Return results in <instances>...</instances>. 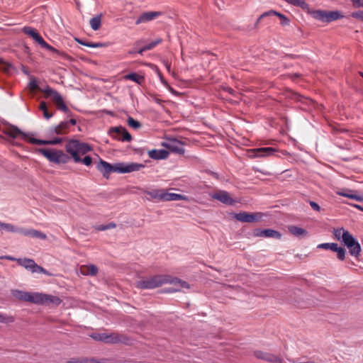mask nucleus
<instances>
[{"label":"nucleus","instance_id":"nucleus-48","mask_svg":"<svg viewBox=\"0 0 363 363\" xmlns=\"http://www.w3.org/2000/svg\"><path fill=\"white\" fill-rule=\"evenodd\" d=\"M66 123H67V126L70 128L71 126H73L76 124V120L74 118H71L69 121H65Z\"/></svg>","mask_w":363,"mask_h":363},{"label":"nucleus","instance_id":"nucleus-36","mask_svg":"<svg viewBox=\"0 0 363 363\" xmlns=\"http://www.w3.org/2000/svg\"><path fill=\"white\" fill-rule=\"evenodd\" d=\"M337 245L335 242H325L319 244L317 247L318 249L330 250L333 251Z\"/></svg>","mask_w":363,"mask_h":363},{"label":"nucleus","instance_id":"nucleus-19","mask_svg":"<svg viewBox=\"0 0 363 363\" xmlns=\"http://www.w3.org/2000/svg\"><path fill=\"white\" fill-rule=\"evenodd\" d=\"M162 12L160 11H148L143 13L136 20L135 24L139 25L140 23H147L154 20L155 18L160 16Z\"/></svg>","mask_w":363,"mask_h":363},{"label":"nucleus","instance_id":"nucleus-22","mask_svg":"<svg viewBox=\"0 0 363 363\" xmlns=\"http://www.w3.org/2000/svg\"><path fill=\"white\" fill-rule=\"evenodd\" d=\"M294 99L297 101L303 104V106L301 108L306 111H311L313 108L315 106V103L311 100V99L304 97L300 94H296Z\"/></svg>","mask_w":363,"mask_h":363},{"label":"nucleus","instance_id":"nucleus-39","mask_svg":"<svg viewBox=\"0 0 363 363\" xmlns=\"http://www.w3.org/2000/svg\"><path fill=\"white\" fill-rule=\"evenodd\" d=\"M14 321L13 316L7 315L4 313H0V323H10Z\"/></svg>","mask_w":363,"mask_h":363},{"label":"nucleus","instance_id":"nucleus-1","mask_svg":"<svg viewBox=\"0 0 363 363\" xmlns=\"http://www.w3.org/2000/svg\"><path fill=\"white\" fill-rule=\"evenodd\" d=\"M167 284L172 285L165 290L169 294L186 293L185 289H190V285L186 281L168 274H155L143 277L136 281L135 286L141 289H154Z\"/></svg>","mask_w":363,"mask_h":363},{"label":"nucleus","instance_id":"nucleus-28","mask_svg":"<svg viewBox=\"0 0 363 363\" xmlns=\"http://www.w3.org/2000/svg\"><path fill=\"white\" fill-rule=\"evenodd\" d=\"M184 199H186V197L182 194L168 193L164 190L163 201H182Z\"/></svg>","mask_w":363,"mask_h":363},{"label":"nucleus","instance_id":"nucleus-31","mask_svg":"<svg viewBox=\"0 0 363 363\" xmlns=\"http://www.w3.org/2000/svg\"><path fill=\"white\" fill-rule=\"evenodd\" d=\"M89 24L94 30H99L101 24V15H98L91 18L89 21Z\"/></svg>","mask_w":363,"mask_h":363},{"label":"nucleus","instance_id":"nucleus-15","mask_svg":"<svg viewBox=\"0 0 363 363\" xmlns=\"http://www.w3.org/2000/svg\"><path fill=\"white\" fill-rule=\"evenodd\" d=\"M111 133L115 134L113 137L116 138L118 140L130 142L132 140L131 135L122 126L112 128Z\"/></svg>","mask_w":363,"mask_h":363},{"label":"nucleus","instance_id":"nucleus-3","mask_svg":"<svg viewBox=\"0 0 363 363\" xmlns=\"http://www.w3.org/2000/svg\"><path fill=\"white\" fill-rule=\"evenodd\" d=\"M333 234L336 240L347 247L352 256L357 257L360 255L361 245L348 230L344 228H337L333 229Z\"/></svg>","mask_w":363,"mask_h":363},{"label":"nucleus","instance_id":"nucleus-41","mask_svg":"<svg viewBox=\"0 0 363 363\" xmlns=\"http://www.w3.org/2000/svg\"><path fill=\"white\" fill-rule=\"evenodd\" d=\"M162 42V40L160 38H158L150 43H147V45H145V49H147V50H152V48H154L156 45H157L158 44H160V43Z\"/></svg>","mask_w":363,"mask_h":363},{"label":"nucleus","instance_id":"nucleus-44","mask_svg":"<svg viewBox=\"0 0 363 363\" xmlns=\"http://www.w3.org/2000/svg\"><path fill=\"white\" fill-rule=\"evenodd\" d=\"M13 295H44L43 294H38V293H27V292H22L21 291H13Z\"/></svg>","mask_w":363,"mask_h":363},{"label":"nucleus","instance_id":"nucleus-61","mask_svg":"<svg viewBox=\"0 0 363 363\" xmlns=\"http://www.w3.org/2000/svg\"><path fill=\"white\" fill-rule=\"evenodd\" d=\"M299 306H300V307H306V306H305V305H300Z\"/></svg>","mask_w":363,"mask_h":363},{"label":"nucleus","instance_id":"nucleus-57","mask_svg":"<svg viewBox=\"0 0 363 363\" xmlns=\"http://www.w3.org/2000/svg\"><path fill=\"white\" fill-rule=\"evenodd\" d=\"M136 52H137V51H135V50H130V51L128 52V53H129V54H130V55L135 54V53H136Z\"/></svg>","mask_w":363,"mask_h":363},{"label":"nucleus","instance_id":"nucleus-2","mask_svg":"<svg viewBox=\"0 0 363 363\" xmlns=\"http://www.w3.org/2000/svg\"><path fill=\"white\" fill-rule=\"evenodd\" d=\"M145 167L143 164L136 162H118L111 164L108 162L100 160L97 169L101 172L104 177L108 179L111 172H116L119 174L130 173L137 172Z\"/></svg>","mask_w":363,"mask_h":363},{"label":"nucleus","instance_id":"nucleus-29","mask_svg":"<svg viewBox=\"0 0 363 363\" xmlns=\"http://www.w3.org/2000/svg\"><path fill=\"white\" fill-rule=\"evenodd\" d=\"M124 79L135 82V83L140 85L142 84L145 80L143 76L140 75L135 72H132L125 75Z\"/></svg>","mask_w":363,"mask_h":363},{"label":"nucleus","instance_id":"nucleus-18","mask_svg":"<svg viewBox=\"0 0 363 363\" xmlns=\"http://www.w3.org/2000/svg\"><path fill=\"white\" fill-rule=\"evenodd\" d=\"M70 130V128L67 126V123L65 121H62L59 125L55 127H51L48 130V134L50 136H52L54 135H66Z\"/></svg>","mask_w":363,"mask_h":363},{"label":"nucleus","instance_id":"nucleus-38","mask_svg":"<svg viewBox=\"0 0 363 363\" xmlns=\"http://www.w3.org/2000/svg\"><path fill=\"white\" fill-rule=\"evenodd\" d=\"M127 122H128V125L135 130H137L141 127V123L140 122H138V121H135L132 117H129L128 118Z\"/></svg>","mask_w":363,"mask_h":363},{"label":"nucleus","instance_id":"nucleus-42","mask_svg":"<svg viewBox=\"0 0 363 363\" xmlns=\"http://www.w3.org/2000/svg\"><path fill=\"white\" fill-rule=\"evenodd\" d=\"M338 194L341 195L342 196L350 198V199H355V200H357V201H362V198L361 196H357V195L353 194H347V193H344V192H338Z\"/></svg>","mask_w":363,"mask_h":363},{"label":"nucleus","instance_id":"nucleus-63","mask_svg":"<svg viewBox=\"0 0 363 363\" xmlns=\"http://www.w3.org/2000/svg\"><path fill=\"white\" fill-rule=\"evenodd\" d=\"M2 60L0 58V64L2 63Z\"/></svg>","mask_w":363,"mask_h":363},{"label":"nucleus","instance_id":"nucleus-35","mask_svg":"<svg viewBox=\"0 0 363 363\" xmlns=\"http://www.w3.org/2000/svg\"><path fill=\"white\" fill-rule=\"evenodd\" d=\"M39 109L43 112V116L46 119H50L52 116V113H49L48 111L47 104L45 101H41L39 106Z\"/></svg>","mask_w":363,"mask_h":363},{"label":"nucleus","instance_id":"nucleus-26","mask_svg":"<svg viewBox=\"0 0 363 363\" xmlns=\"http://www.w3.org/2000/svg\"><path fill=\"white\" fill-rule=\"evenodd\" d=\"M164 189H150L146 190L145 194L148 195L152 199L163 201V195Z\"/></svg>","mask_w":363,"mask_h":363},{"label":"nucleus","instance_id":"nucleus-50","mask_svg":"<svg viewBox=\"0 0 363 363\" xmlns=\"http://www.w3.org/2000/svg\"><path fill=\"white\" fill-rule=\"evenodd\" d=\"M262 230H259V229H257V230H255V232H254V235H255V236H257V237H263V235H261V234H262V233H262Z\"/></svg>","mask_w":363,"mask_h":363},{"label":"nucleus","instance_id":"nucleus-4","mask_svg":"<svg viewBox=\"0 0 363 363\" xmlns=\"http://www.w3.org/2000/svg\"><path fill=\"white\" fill-rule=\"evenodd\" d=\"M4 133L13 138L21 137L23 140L28 141L31 144L35 145H57L62 143V138H55L52 140H39L33 137L32 133H26L21 131L18 127L15 125H10L8 127Z\"/></svg>","mask_w":363,"mask_h":363},{"label":"nucleus","instance_id":"nucleus-20","mask_svg":"<svg viewBox=\"0 0 363 363\" xmlns=\"http://www.w3.org/2000/svg\"><path fill=\"white\" fill-rule=\"evenodd\" d=\"M162 145L170 151L180 155L184 154L185 152L183 144L177 140H172L168 143H164Z\"/></svg>","mask_w":363,"mask_h":363},{"label":"nucleus","instance_id":"nucleus-11","mask_svg":"<svg viewBox=\"0 0 363 363\" xmlns=\"http://www.w3.org/2000/svg\"><path fill=\"white\" fill-rule=\"evenodd\" d=\"M17 263L24 267L25 269L29 270L32 273H43L47 276H51L52 274L44 269L43 267L37 264L35 261L32 259L28 258H18L16 259Z\"/></svg>","mask_w":363,"mask_h":363},{"label":"nucleus","instance_id":"nucleus-7","mask_svg":"<svg viewBox=\"0 0 363 363\" xmlns=\"http://www.w3.org/2000/svg\"><path fill=\"white\" fill-rule=\"evenodd\" d=\"M38 152L48 160L55 164H66L70 160V157L62 150L55 149H39Z\"/></svg>","mask_w":363,"mask_h":363},{"label":"nucleus","instance_id":"nucleus-10","mask_svg":"<svg viewBox=\"0 0 363 363\" xmlns=\"http://www.w3.org/2000/svg\"><path fill=\"white\" fill-rule=\"evenodd\" d=\"M311 14L315 19L324 23H330L343 17V15L338 11L315 10L311 11Z\"/></svg>","mask_w":363,"mask_h":363},{"label":"nucleus","instance_id":"nucleus-58","mask_svg":"<svg viewBox=\"0 0 363 363\" xmlns=\"http://www.w3.org/2000/svg\"><path fill=\"white\" fill-rule=\"evenodd\" d=\"M228 92H229V93H230V94H233V91H233L232 89H230V88H229V89H228Z\"/></svg>","mask_w":363,"mask_h":363},{"label":"nucleus","instance_id":"nucleus-59","mask_svg":"<svg viewBox=\"0 0 363 363\" xmlns=\"http://www.w3.org/2000/svg\"><path fill=\"white\" fill-rule=\"evenodd\" d=\"M155 101H156V102H157V103H158V104H160V103H161V100H160V99H156Z\"/></svg>","mask_w":363,"mask_h":363},{"label":"nucleus","instance_id":"nucleus-21","mask_svg":"<svg viewBox=\"0 0 363 363\" xmlns=\"http://www.w3.org/2000/svg\"><path fill=\"white\" fill-rule=\"evenodd\" d=\"M98 267L92 264H82L79 268V273L84 276H96L98 274Z\"/></svg>","mask_w":363,"mask_h":363},{"label":"nucleus","instance_id":"nucleus-62","mask_svg":"<svg viewBox=\"0 0 363 363\" xmlns=\"http://www.w3.org/2000/svg\"><path fill=\"white\" fill-rule=\"evenodd\" d=\"M166 66H167V69H169V66L167 64Z\"/></svg>","mask_w":363,"mask_h":363},{"label":"nucleus","instance_id":"nucleus-5","mask_svg":"<svg viewBox=\"0 0 363 363\" xmlns=\"http://www.w3.org/2000/svg\"><path fill=\"white\" fill-rule=\"evenodd\" d=\"M28 88L30 91L39 89L41 92L45 94L47 98H50L53 101L58 110L65 113H67L69 111V108L65 104L62 96L56 90L48 86L45 89H39L37 81L35 78L30 79L28 84Z\"/></svg>","mask_w":363,"mask_h":363},{"label":"nucleus","instance_id":"nucleus-30","mask_svg":"<svg viewBox=\"0 0 363 363\" xmlns=\"http://www.w3.org/2000/svg\"><path fill=\"white\" fill-rule=\"evenodd\" d=\"M264 238H272L275 239H280L281 237V234L275 230L272 229H264L261 233Z\"/></svg>","mask_w":363,"mask_h":363},{"label":"nucleus","instance_id":"nucleus-56","mask_svg":"<svg viewBox=\"0 0 363 363\" xmlns=\"http://www.w3.org/2000/svg\"><path fill=\"white\" fill-rule=\"evenodd\" d=\"M354 207L360 209L361 211H363V207H362L361 206L359 205H354Z\"/></svg>","mask_w":363,"mask_h":363},{"label":"nucleus","instance_id":"nucleus-16","mask_svg":"<svg viewBox=\"0 0 363 363\" xmlns=\"http://www.w3.org/2000/svg\"><path fill=\"white\" fill-rule=\"evenodd\" d=\"M235 218L237 220L243 223H254L261 218L259 213H249L247 212H240L236 213Z\"/></svg>","mask_w":363,"mask_h":363},{"label":"nucleus","instance_id":"nucleus-33","mask_svg":"<svg viewBox=\"0 0 363 363\" xmlns=\"http://www.w3.org/2000/svg\"><path fill=\"white\" fill-rule=\"evenodd\" d=\"M77 42L79 44H81V45L86 46V47L92 48H102V47L106 46L105 43L86 42L81 39H77Z\"/></svg>","mask_w":363,"mask_h":363},{"label":"nucleus","instance_id":"nucleus-53","mask_svg":"<svg viewBox=\"0 0 363 363\" xmlns=\"http://www.w3.org/2000/svg\"><path fill=\"white\" fill-rule=\"evenodd\" d=\"M145 51H147V49H145V46H143L142 48L137 51V53L142 55Z\"/></svg>","mask_w":363,"mask_h":363},{"label":"nucleus","instance_id":"nucleus-32","mask_svg":"<svg viewBox=\"0 0 363 363\" xmlns=\"http://www.w3.org/2000/svg\"><path fill=\"white\" fill-rule=\"evenodd\" d=\"M289 230L292 235L298 237L305 236L307 235V231L306 230L297 226H291Z\"/></svg>","mask_w":363,"mask_h":363},{"label":"nucleus","instance_id":"nucleus-45","mask_svg":"<svg viewBox=\"0 0 363 363\" xmlns=\"http://www.w3.org/2000/svg\"><path fill=\"white\" fill-rule=\"evenodd\" d=\"M309 204H310L311 207L314 211H320V206H319L317 203H315V202H314V201H311L309 202Z\"/></svg>","mask_w":363,"mask_h":363},{"label":"nucleus","instance_id":"nucleus-40","mask_svg":"<svg viewBox=\"0 0 363 363\" xmlns=\"http://www.w3.org/2000/svg\"><path fill=\"white\" fill-rule=\"evenodd\" d=\"M67 363H94V360L93 359H72Z\"/></svg>","mask_w":363,"mask_h":363},{"label":"nucleus","instance_id":"nucleus-60","mask_svg":"<svg viewBox=\"0 0 363 363\" xmlns=\"http://www.w3.org/2000/svg\"><path fill=\"white\" fill-rule=\"evenodd\" d=\"M359 74L363 77V72H359Z\"/></svg>","mask_w":363,"mask_h":363},{"label":"nucleus","instance_id":"nucleus-8","mask_svg":"<svg viewBox=\"0 0 363 363\" xmlns=\"http://www.w3.org/2000/svg\"><path fill=\"white\" fill-rule=\"evenodd\" d=\"M89 336L96 341L106 344L126 343L128 340L125 336L116 333H94Z\"/></svg>","mask_w":363,"mask_h":363},{"label":"nucleus","instance_id":"nucleus-37","mask_svg":"<svg viewBox=\"0 0 363 363\" xmlns=\"http://www.w3.org/2000/svg\"><path fill=\"white\" fill-rule=\"evenodd\" d=\"M288 4H292L294 6H300L301 8H305L307 6L305 0H284Z\"/></svg>","mask_w":363,"mask_h":363},{"label":"nucleus","instance_id":"nucleus-24","mask_svg":"<svg viewBox=\"0 0 363 363\" xmlns=\"http://www.w3.org/2000/svg\"><path fill=\"white\" fill-rule=\"evenodd\" d=\"M21 235L40 240H45L47 238V235L44 233L33 228H23Z\"/></svg>","mask_w":363,"mask_h":363},{"label":"nucleus","instance_id":"nucleus-17","mask_svg":"<svg viewBox=\"0 0 363 363\" xmlns=\"http://www.w3.org/2000/svg\"><path fill=\"white\" fill-rule=\"evenodd\" d=\"M255 356L259 359L267 361L268 362L282 363V360L274 354L267 352L256 350L254 352Z\"/></svg>","mask_w":363,"mask_h":363},{"label":"nucleus","instance_id":"nucleus-12","mask_svg":"<svg viewBox=\"0 0 363 363\" xmlns=\"http://www.w3.org/2000/svg\"><path fill=\"white\" fill-rule=\"evenodd\" d=\"M21 301L37 304H48L50 303L58 305L61 303L59 296H18Z\"/></svg>","mask_w":363,"mask_h":363},{"label":"nucleus","instance_id":"nucleus-34","mask_svg":"<svg viewBox=\"0 0 363 363\" xmlns=\"http://www.w3.org/2000/svg\"><path fill=\"white\" fill-rule=\"evenodd\" d=\"M333 252L337 253L338 259L343 261L345 259V250L342 247L339 246L338 244H337Z\"/></svg>","mask_w":363,"mask_h":363},{"label":"nucleus","instance_id":"nucleus-51","mask_svg":"<svg viewBox=\"0 0 363 363\" xmlns=\"http://www.w3.org/2000/svg\"><path fill=\"white\" fill-rule=\"evenodd\" d=\"M96 229L98 230H107V227H106V225H100L96 227Z\"/></svg>","mask_w":363,"mask_h":363},{"label":"nucleus","instance_id":"nucleus-47","mask_svg":"<svg viewBox=\"0 0 363 363\" xmlns=\"http://www.w3.org/2000/svg\"><path fill=\"white\" fill-rule=\"evenodd\" d=\"M352 17L359 19H363V11L353 12Z\"/></svg>","mask_w":363,"mask_h":363},{"label":"nucleus","instance_id":"nucleus-43","mask_svg":"<svg viewBox=\"0 0 363 363\" xmlns=\"http://www.w3.org/2000/svg\"><path fill=\"white\" fill-rule=\"evenodd\" d=\"M86 166H89L91 164L92 159L90 156H85L83 159H81V162Z\"/></svg>","mask_w":363,"mask_h":363},{"label":"nucleus","instance_id":"nucleus-6","mask_svg":"<svg viewBox=\"0 0 363 363\" xmlns=\"http://www.w3.org/2000/svg\"><path fill=\"white\" fill-rule=\"evenodd\" d=\"M91 150V147L85 143L78 140H71L66 145V151L72 157L77 163L81 162L79 155H84Z\"/></svg>","mask_w":363,"mask_h":363},{"label":"nucleus","instance_id":"nucleus-9","mask_svg":"<svg viewBox=\"0 0 363 363\" xmlns=\"http://www.w3.org/2000/svg\"><path fill=\"white\" fill-rule=\"evenodd\" d=\"M23 32L25 34L30 36L42 48L46 49V50H48L49 51H51L52 52H55V53H56L57 55H62V56H65V54L64 52H62L59 51L58 50H57L54 47H52L50 45H49L48 43H47L44 40V39L41 37V35L35 29H33V28L29 27V26H25L23 28Z\"/></svg>","mask_w":363,"mask_h":363},{"label":"nucleus","instance_id":"nucleus-27","mask_svg":"<svg viewBox=\"0 0 363 363\" xmlns=\"http://www.w3.org/2000/svg\"><path fill=\"white\" fill-rule=\"evenodd\" d=\"M0 230L21 234L23 228H19L11 223H5L0 221Z\"/></svg>","mask_w":363,"mask_h":363},{"label":"nucleus","instance_id":"nucleus-23","mask_svg":"<svg viewBox=\"0 0 363 363\" xmlns=\"http://www.w3.org/2000/svg\"><path fill=\"white\" fill-rule=\"evenodd\" d=\"M150 158L152 160H164L169 156V152L166 150H150L147 152Z\"/></svg>","mask_w":363,"mask_h":363},{"label":"nucleus","instance_id":"nucleus-25","mask_svg":"<svg viewBox=\"0 0 363 363\" xmlns=\"http://www.w3.org/2000/svg\"><path fill=\"white\" fill-rule=\"evenodd\" d=\"M272 15L277 16L281 21L285 20V22H281L282 25L286 26L289 23V20L288 19V18H286L284 14H281V13H278L274 11H269L263 13L259 16V18L257 19V22H259L262 18H263L264 17L272 16Z\"/></svg>","mask_w":363,"mask_h":363},{"label":"nucleus","instance_id":"nucleus-52","mask_svg":"<svg viewBox=\"0 0 363 363\" xmlns=\"http://www.w3.org/2000/svg\"><path fill=\"white\" fill-rule=\"evenodd\" d=\"M106 227H107V230L111 229V228H114L116 227V224L113 223H110L106 225Z\"/></svg>","mask_w":363,"mask_h":363},{"label":"nucleus","instance_id":"nucleus-49","mask_svg":"<svg viewBox=\"0 0 363 363\" xmlns=\"http://www.w3.org/2000/svg\"><path fill=\"white\" fill-rule=\"evenodd\" d=\"M0 259H5L7 260H11V261H16V259H17L16 258L9 256V255L1 256Z\"/></svg>","mask_w":363,"mask_h":363},{"label":"nucleus","instance_id":"nucleus-55","mask_svg":"<svg viewBox=\"0 0 363 363\" xmlns=\"http://www.w3.org/2000/svg\"><path fill=\"white\" fill-rule=\"evenodd\" d=\"M211 175H212L213 177H215L216 179H218V174L216 172H208Z\"/></svg>","mask_w":363,"mask_h":363},{"label":"nucleus","instance_id":"nucleus-54","mask_svg":"<svg viewBox=\"0 0 363 363\" xmlns=\"http://www.w3.org/2000/svg\"><path fill=\"white\" fill-rule=\"evenodd\" d=\"M290 361V363H315L314 362H298V361H295V360H289Z\"/></svg>","mask_w":363,"mask_h":363},{"label":"nucleus","instance_id":"nucleus-14","mask_svg":"<svg viewBox=\"0 0 363 363\" xmlns=\"http://www.w3.org/2000/svg\"><path fill=\"white\" fill-rule=\"evenodd\" d=\"M210 196L215 200H218L220 202L226 204V205H234L235 203V199H233L229 194V193L224 190H218L213 193L210 194Z\"/></svg>","mask_w":363,"mask_h":363},{"label":"nucleus","instance_id":"nucleus-13","mask_svg":"<svg viewBox=\"0 0 363 363\" xmlns=\"http://www.w3.org/2000/svg\"><path fill=\"white\" fill-rule=\"evenodd\" d=\"M277 151L274 147H259L249 150L248 155L250 158L264 157L273 155Z\"/></svg>","mask_w":363,"mask_h":363},{"label":"nucleus","instance_id":"nucleus-46","mask_svg":"<svg viewBox=\"0 0 363 363\" xmlns=\"http://www.w3.org/2000/svg\"><path fill=\"white\" fill-rule=\"evenodd\" d=\"M354 7L358 8L363 5V0H351Z\"/></svg>","mask_w":363,"mask_h":363}]
</instances>
